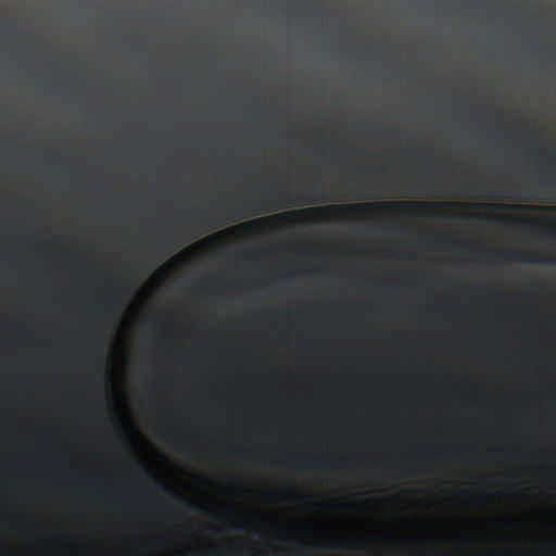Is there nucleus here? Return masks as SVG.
Segmentation results:
<instances>
[{"instance_id":"obj_14","label":"nucleus","mask_w":556,"mask_h":556,"mask_svg":"<svg viewBox=\"0 0 556 556\" xmlns=\"http://www.w3.org/2000/svg\"><path fill=\"white\" fill-rule=\"evenodd\" d=\"M140 465H141V467H142L143 469L148 470V469H147V466H144L142 463H140Z\"/></svg>"},{"instance_id":"obj_4","label":"nucleus","mask_w":556,"mask_h":556,"mask_svg":"<svg viewBox=\"0 0 556 556\" xmlns=\"http://www.w3.org/2000/svg\"><path fill=\"white\" fill-rule=\"evenodd\" d=\"M514 260L518 261V262H525V263L546 262V263H549V264H556V257H548V258H545V260H541V258H539L536 256L531 255L528 252H522V253L516 255Z\"/></svg>"},{"instance_id":"obj_6","label":"nucleus","mask_w":556,"mask_h":556,"mask_svg":"<svg viewBox=\"0 0 556 556\" xmlns=\"http://www.w3.org/2000/svg\"><path fill=\"white\" fill-rule=\"evenodd\" d=\"M202 222L203 224L208 225L210 228H216L228 223L227 219H214L208 217L203 218Z\"/></svg>"},{"instance_id":"obj_5","label":"nucleus","mask_w":556,"mask_h":556,"mask_svg":"<svg viewBox=\"0 0 556 556\" xmlns=\"http://www.w3.org/2000/svg\"><path fill=\"white\" fill-rule=\"evenodd\" d=\"M257 206L258 205H257L256 201H250V200L244 201L243 213L239 214L237 217L243 218V217L254 216V215L261 213V210H258Z\"/></svg>"},{"instance_id":"obj_10","label":"nucleus","mask_w":556,"mask_h":556,"mask_svg":"<svg viewBox=\"0 0 556 556\" xmlns=\"http://www.w3.org/2000/svg\"><path fill=\"white\" fill-rule=\"evenodd\" d=\"M545 210H549V211H556V206H549V207H545Z\"/></svg>"},{"instance_id":"obj_3","label":"nucleus","mask_w":556,"mask_h":556,"mask_svg":"<svg viewBox=\"0 0 556 556\" xmlns=\"http://www.w3.org/2000/svg\"><path fill=\"white\" fill-rule=\"evenodd\" d=\"M166 490H168L169 493L173 495V497L176 498L177 501L181 502L188 509L197 510L200 513L206 510V507L204 505L195 504L193 502L187 501L186 498H184L179 493H177L173 489L166 488Z\"/></svg>"},{"instance_id":"obj_2","label":"nucleus","mask_w":556,"mask_h":556,"mask_svg":"<svg viewBox=\"0 0 556 556\" xmlns=\"http://www.w3.org/2000/svg\"><path fill=\"white\" fill-rule=\"evenodd\" d=\"M318 191L319 187L317 185H314L312 187V193L309 194H293L289 193L283 185L274 184L270 186L269 190L263 194V201L270 204L267 211H275L278 208L300 204H314L326 202L328 198L325 197L324 193H320Z\"/></svg>"},{"instance_id":"obj_8","label":"nucleus","mask_w":556,"mask_h":556,"mask_svg":"<svg viewBox=\"0 0 556 556\" xmlns=\"http://www.w3.org/2000/svg\"><path fill=\"white\" fill-rule=\"evenodd\" d=\"M357 195H358V198H363V199H369V198H374L375 197L371 193H358Z\"/></svg>"},{"instance_id":"obj_1","label":"nucleus","mask_w":556,"mask_h":556,"mask_svg":"<svg viewBox=\"0 0 556 556\" xmlns=\"http://www.w3.org/2000/svg\"><path fill=\"white\" fill-rule=\"evenodd\" d=\"M451 203H443V202H415V203H407V202H381V203H367V204H350V205H330L326 207H317V208H311V210H303V211H290L287 213H283L282 215L278 216H271L268 218H261L253 222L254 225H261L265 222L273 220L276 218H302L309 214H319L321 212H337V211H344V212H363L365 210H372V208H379V210H392L395 207H409V208H422L427 211H433L435 208H441L445 206H451Z\"/></svg>"},{"instance_id":"obj_7","label":"nucleus","mask_w":556,"mask_h":556,"mask_svg":"<svg viewBox=\"0 0 556 556\" xmlns=\"http://www.w3.org/2000/svg\"><path fill=\"white\" fill-rule=\"evenodd\" d=\"M460 187L462 190L466 191L469 195L477 194L478 185L475 182L463 184Z\"/></svg>"},{"instance_id":"obj_12","label":"nucleus","mask_w":556,"mask_h":556,"mask_svg":"<svg viewBox=\"0 0 556 556\" xmlns=\"http://www.w3.org/2000/svg\"><path fill=\"white\" fill-rule=\"evenodd\" d=\"M321 154H323V156H326L328 154V152L326 150H323Z\"/></svg>"},{"instance_id":"obj_9","label":"nucleus","mask_w":556,"mask_h":556,"mask_svg":"<svg viewBox=\"0 0 556 556\" xmlns=\"http://www.w3.org/2000/svg\"><path fill=\"white\" fill-rule=\"evenodd\" d=\"M236 530L242 531V530H245V527L242 525H236Z\"/></svg>"},{"instance_id":"obj_13","label":"nucleus","mask_w":556,"mask_h":556,"mask_svg":"<svg viewBox=\"0 0 556 556\" xmlns=\"http://www.w3.org/2000/svg\"><path fill=\"white\" fill-rule=\"evenodd\" d=\"M227 213H228L229 215H232V213H233V212H232V210H227Z\"/></svg>"},{"instance_id":"obj_11","label":"nucleus","mask_w":556,"mask_h":556,"mask_svg":"<svg viewBox=\"0 0 556 556\" xmlns=\"http://www.w3.org/2000/svg\"><path fill=\"white\" fill-rule=\"evenodd\" d=\"M156 483L161 484L162 486L166 488L163 482H161L159 479H156Z\"/></svg>"}]
</instances>
